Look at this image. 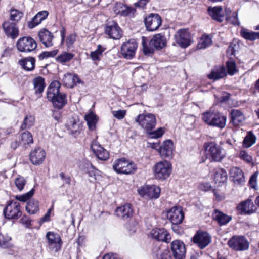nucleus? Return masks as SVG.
<instances>
[{
	"mask_svg": "<svg viewBox=\"0 0 259 259\" xmlns=\"http://www.w3.org/2000/svg\"><path fill=\"white\" fill-rule=\"evenodd\" d=\"M148 186H142L138 190V193L140 196L143 197L148 196Z\"/></svg>",
	"mask_w": 259,
	"mask_h": 259,
	"instance_id": "63",
	"label": "nucleus"
},
{
	"mask_svg": "<svg viewBox=\"0 0 259 259\" xmlns=\"http://www.w3.org/2000/svg\"><path fill=\"white\" fill-rule=\"evenodd\" d=\"M160 191V188L156 185L148 186L147 197L151 199H156L159 197Z\"/></svg>",
	"mask_w": 259,
	"mask_h": 259,
	"instance_id": "46",
	"label": "nucleus"
},
{
	"mask_svg": "<svg viewBox=\"0 0 259 259\" xmlns=\"http://www.w3.org/2000/svg\"><path fill=\"white\" fill-rule=\"evenodd\" d=\"M49 100L52 101L54 106L58 109L62 108L67 103L66 95L61 93L56 96L54 99Z\"/></svg>",
	"mask_w": 259,
	"mask_h": 259,
	"instance_id": "35",
	"label": "nucleus"
},
{
	"mask_svg": "<svg viewBox=\"0 0 259 259\" xmlns=\"http://www.w3.org/2000/svg\"><path fill=\"white\" fill-rule=\"evenodd\" d=\"M11 238L8 235H4L0 233V247L8 248L10 246Z\"/></svg>",
	"mask_w": 259,
	"mask_h": 259,
	"instance_id": "52",
	"label": "nucleus"
},
{
	"mask_svg": "<svg viewBox=\"0 0 259 259\" xmlns=\"http://www.w3.org/2000/svg\"><path fill=\"white\" fill-rule=\"evenodd\" d=\"M60 35L61 37V44L65 42L68 49L73 47V45L76 41L77 36L75 33H72L68 35L65 38V29L64 27L62 28L60 31Z\"/></svg>",
	"mask_w": 259,
	"mask_h": 259,
	"instance_id": "26",
	"label": "nucleus"
},
{
	"mask_svg": "<svg viewBox=\"0 0 259 259\" xmlns=\"http://www.w3.org/2000/svg\"><path fill=\"white\" fill-rule=\"evenodd\" d=\"M60 83L58 81H52L50 84L47 91V98L49 100L54 99L56 96L59 94Z\"/></svg>",
	"mask_w": 259,
	"mask_h": 259,
	"instance_id": "32",
	"label": "nucleus"
},
{
	"mask_svg": "<svg viewBox=\"0 0 259 259\" xmlns=\"http://www.w3.org/2000/svg\"><path fill=\"white\" fill-rule=\"evenodd\" d=\"M238 157L246 163L249 164H253V159L252 156L245 150H240L238 153Z\"/></svg>",
	"mask_w": 259,
	"mask_h": 259,
	"instance_id": "48",
	"label": "nucleus"
},
{
	"mask_svg": "<svg viewBox=\"0 0 259 259\" xmlns=\"http://www.w3.org/2000/svg\"><path fill=\"white\" fill-rule=\"evenodd\" d=\"M135 121L148 133L152 138H158L162 136L164 131L162 128L152 132L156 124L155 116L152 113H143L138 115L135 118Z\"/></svg>",
	"mask_w": 259,
	"mask_h": 259,
	"instance_id": "1",
	"label": "nucleus"
},
{
	"mask_svg": "<svg viewBox=\"0 0 259 259\" xmlns=\"http://www.w3.org/2000/svg\"><path fill=\"white\" fill-rule=\"evenodd\" d=\"M84 119L87 122L89 128L91 131L94 130L96 127V124L98 121L97 116L91 112L89 114L85 115Z\"/></svg>",
	"mask_w": 259,
	"mask_h": 259,
	"instance_id": "42",
	"label": "nucleus"
},
{
	"mask_svg": "<svg viewBox=\"0 0 259 259\" xmlns=\"http://www.w3.org/2000/svg\"><path fill=\"white\" fill-rule=\"evenodd\" d=\"M35 60L33 57H27L19 61V64L26 70L31 71L35 67Z\"/></svg>",
	"mask_w": 259,
	"mask_h": 259,
	"instance_id": "37",
	"label": "nucleus"
},
{
	"mask_svg": "<svg viewBox=\"0 0 259 259\" xmlns=\"http://www.w3.org/2000/svg\"><path fill=\"white\" fill-rule=\"evenodd\" d=\"M152 237L157 240L168 242L171 240L170 234L164 228H155L151 230Z\"/></svg>",
	"mask_w": 259,
	"mask_h": 259,
	"instance_id": "16",
	"label": "nucleus"
},
{
	"mask_svg": "<svg viewBox=\"0 0 259 259\" xmlns=\"http://www.w3.org/2000/svg\"><path fill=\"white\" fill-rule=\"evenodd\" d=\"M91 147L93 153L99 159L102 161H106L109 158V153L108 151L104 149L97 141H93Z\"/></svg>",
	"mask_w": 259,
	"mask_h": 259,
	"instance_id": "15",
	"label": "nucleus"
},
{
	"mask_svg": "<svg viewBox=\"0 0 259 259\" xmlns=\"http://www.w3.org/2000/svg\"><path fill=\"white\" fill-rule=\"evenodd\" d=\"M105 32L109 37L113 39H119L122 35L121 29L117 23L113 21L107 24Z\"/></svg>",
	"mask_w": 259,
	"mask_h": 259,
	"instance_id": "13",
	"label": "nucleus"
},
{
	"mask_svg": "<svg viewBox=\"0 0 259 259\" xmlns=\"http://www.w3.org/2000/svg\"><path fill=\"white\" fill-rule=\"evenodd\" d=\"M34 117L31 115H28L24 118L23 123L21 125V128H29L34 125Z\"/></svg>",
	"mask_w": 259,
	"mask_h": 259,
	"instance_id": "50",
	"label": "nucleus"
},
{
	"mask_svg": "<svg viewBox=\"0 0 259 259\" xmlns=\"http://www.w3.org/2000/svg\"><path fill=\"white\" fill-rule=\"evenodd\" d=\"M226 75L227 73L225 67L220 66L213 69L211 73L208 75V77L210 79L216 80L223 78Z\"/></svg>",
	"mask_w": 259,
	"mask_h": 259,
	"instance_id": "31",
	"label": "nucleus"
},
{
	"mask_svg": "<svg viewBox=\"0 0 259 259\" xmlns=\"http://www.w3.org/2000/svg\"><path fill=\"white\" fill-rule=\"evenodd\" d=\"M166 44V39L165 36L160 33L154 35L151 39L149 45L156 50H160L164 48Z\"/></svg>",
	"mask_w": 259,
	"mask_h": 259,
	"instance_id": "24",
	"label": "nucleus"
},
{
	"mask_svg": "<svg viewBox=\"0 0 259 259\" xmlns=\"http://www.w3.org/2000/svg\"><path fill=\"white\" fill-rule=\"evenodd\" d=\"M258 176V172H255L250 178L249 183L251 188H256L257 184V178Z\"/></svg>",
	"mask_w": 259,
	"mask_h": 259,
	"instance_id": "60",
	"label": "nucleus"
},
{
	"mask_svg": "<svg viewBox=\"0 0 259 259\" xmlns=\"http://www.w3.org/2000/svg\"><path fill=\"white\" fill-rule=\"evenodd\" d=\"M16 46L19 51L28 53L35 50L37 43L30 37H23L18 40Z\"/></svg>",
	"mask_w": 259,
	"mask_h": 259,
	"instance_id": "8",
	"label": "nucleus"
},
{
	"mask_svg": "<svg viewBox=\"0 0 259 259\" xmlns=\"http://www.w3.org/2000/svg\"><path fill=\"white\" fill-rule=\"evenodd\" d=\"M57 49L51 51L43 52L39 55V59L40 60H43L45 58H47L50 57H54L57 54Z\"/></svg>",
	"mask_w": 259,
	"mask_h": 259,
	"instance_id": "59",
	"label": "nucleus"
},
{
	"mask_svg": "<svg viewBox=\"0 0 259 259\" xmlns=\"http://www.w3.org/2000/svg\"><path fill=\"white\" fill-rule=\"evenodd\" d=\"M33 83L35 94H41L45 87L44 79L40 76H38L33 79Z\"/></svg>",
	"mask_w": 259,
	"mask_h": 259,
	"instance_id": "40",
	"label": "nucleus"
},
{
	"mask_svg": "<svg viewBox=\"0 0 259 259\" xmlns=\"http://www.w3.org/2000/svg\"><path fill=\"white\" fill-rule=\"evenodd\" d=\"M212 42V38L208 35L204 34L200 38L197 48L198 49H204L209 47Z\"/></svg>",
	"mask_w": 259,
	"mask_h": 259,
	"instance_id": "41",
	"label": "nucleus"
},
{
	"mask_svg": "<svg viewBox=\"0 0 259 259\" xmlns=\"http://www.w3.org/2000/svg\"><path fill=\"white\" fill-rule=\"evenodd\" d=\"M212 217L220 225H224L228 223L232 219L231 216L228 215L222 212L215 209L212 213Z\"/></svg>",
	"mask_w": 259,
	"mask_h": 259,
	"instance_id": "29",
	"label": "nucleus"
},
{
	"mask_svg": "<svg viewBox=\"0 0 259 259\" xmlns=\"http://www.w3.org/2000/svg\"><path fill=\"white\" fill-rule=\"evenodd\" d=\"M171 250L175 259H184L186 256V249L184 243L176 240L171 243Z\"/></svg>",
	"mask_w": 259,
	"mask_h": 259,
	"instance_id": "12",
	"label": "nucleus"
},
{
	"mask_svg": "<svg viewBox=\"0 0 259 259\" xmlns=\"http://www.w3.org/2000/svg\"><path fill=\"white\" fill-rule=\"evenodd\" d=\"M167 219L174 225H179L182 223L184 213L180 206L173 207L167 211Z\"/></svg>",
	"mask_w": 259,
	"mask_h": 259,
	"instance_id": "11",
	"label": "nucleus"
},
{
	"mask_svg": "<svg viewBox=\"0 0 259 259\" xmlns=\"http://www.w3.org/2000/svg\"><path fill=\"white\" fill-rule=\"evenodd\" d=\"M217 111L213 110H209L203 113L201 115V119L207 125L212 126Z\"/></svg>",
	"mask_w": 259,
	"mask_h": 259,
	"instance_id": "38",
	"label": "nucleus"
},
{
	"mask_svg": "<svg viewBox=\"0 0 259 259\" xmlns=\"http://www.w3.org/2000/svg\"><path fill=\"white\" fill-rule=\"evenodd\" d=\"M20 144L23 146L29 145L33 142L32 135L29 132H25L22 134L20 137Z\"/></svg>",
	"mask_w": 259,
	"mask_h": 259,
	"instance_id": "45",
	"label": "nucleus"
},
{
	"mask_svg": "<svg viewBox=\"0 0 259 259\" xmlns=\"http://www.w3.org/2000/svg\"><path fill=\"white\" fill-rule=\"evenodd\" d=\"M205 154L210 161H221L225 154L222 147L217 143L211 142L205 144Z\"/></svg>",
	"mask_w": 259,
	"mask_h": 259,
	"instance_id": "2",
	"label": "nucleus"
},
{
	"mask_svg": "<svg viewBox=\"0 0 259 259\" xmlns=\"http://www.w3.org/2000/svg\"><path fill=\"white\" fill-rule=\"evenodd\" d=\"M74 56V54L66 52H63L58 55L56 59V61L61 63H65L69 62Z\"/></svg>",
	"mask_w": 259,
	"mask_h": 259,
	"instance_id": "47",
	"label": "nucleus"
},
{
	"mask_svg": "<svg viewBox=\"0 0 259 259\" xmlns=\"http://www.w3.org/2000/svg\"><path fill=\"white\" fill-rule=\"evenodd\" d=\"M34 189H32L30 191L25 194L20 196H16V198L20 201L25 202L27 200L29 199L31 196H32V195L34 194Z\"/></svg>",
	"mask_w": 259,
	"mask_h": 259,
	"instance_id": "58",
	"label": "nucleus"
},
{
	"mask_svg": "<svg viewBox=\"0 0 259 259\" xmlns=\"http://www.w3.org/2000/svg\"><path fill=\"white\" fill-rule=\"evenodd\" d=\"M46 237L47 238L48 242L50 245H55L56 247L57 246L59 247L60 246V242L61 240L58 234L49 232L47 233Z\"/></svg>",
	"mask_w": 259,
	"mask_h": 259,
	"instance_id": "43",
	"label": "nucleus"
},
{
	"mask_svg": "<svg viewBox=\"0 0 259 259\" xmlns=\"http://www.w3.org/2000/svg\"><path fill=\"white\" fill-rule=\"evenodd\" d=\"M222 7H209L208 8V12L209 15L214 20L218 22H222L223 21V16L222 14Z\"/></svg>",
	"mask_w": 259,
	"mask_h": 259,
	"instance_id": "34",
	"label": "nucleus"
},
{
	"mask_svg": "<svg viewBox=\"0 0 259 259\" xmlns=\"http://www.w3.org/2000/svg\"><path fill=\"white\" fill-rule=\"evenodd\" d=\"M116 215L122 219L126 220L133 215V210L132 205L129 203L118 207L115 211Z\"/></svg>",
	"mask_w": 259,
	"mask_h": 259,
	"instance_id": "22",
	"label": "nucleus"
},
{
	"mask_svg": "<svg viewBox=\"0 0 259 259\" xmlns=\"http://www.w3.org/2000/svg\"><path fill=\"white\" fill-rule=\"evenodd\" d=\"M23 16V13L18 10L12 9L10 11V20L11 21L18 22Z\"/></svg>",
	"mask_w": 259,
	"mask_h": 259,
	"instance_id": "51",
	"label": "nucleus"
},
{
	"mask_svg": "<svg viewBox=\"0 0 259 259\" xmlns=\"http://www.w3.org/2000/svg\"><path fill=\"white\" fill-rule=\"evenodd\" d=\"M138 47V43L134 39H131L122 44L121 46V54L122 56L128 60L133 59L136 54Z\"/></svg>",
	"mask_w": 259,
	"mask_h": 259,
	"instance_id": "6",
	"label": "nucleus"
},
{
	"mask_svg": "<svg viewBox=\"0 0 259 259\" xmlns=\"http://www.w3.org/2000/svg\"><path fill=\"white\" fill-rule=\"evenodd\" d=\"M227 178L228 175L225 170L223 168L216 169L213 177L215 183H224L227 181Z\"/></svg>",
	"mask_w": 259,
	"mask_h": 259,
	"instance_id": "39",
	"label": "nucleus"
},
{
	"mask_svg": "<svg viewBox=\"0 0 259 259\" xmlns=\"http://www.w3.org/2000/svg\"><path fill=\"white\" fill-rule=\"evenodd\" d=\"M229 174L232 180L236 184H240L245 181L243 172L239 167H232Z\"/></svg>",
	"mask_w": 259,
	"mask_h": 259,
	"instance_id": "25",
	"label": "nucleus"
},
{
	"mask_svg": "<svg viewBox=\"0 0 259 259\" xmlns=\"http://www.w3.org/2000/svg\"><path fill=\"white\" fill-rule=\"evenodd\" d=\"M46 157L45 151L41 148H35L30 153V160L34 165H40L44 161Z\"/></svg>",
	"mask_w": 259,
	"mask_h": 259,
	"instance_id": "17",
	"label": "nucleus"
},
{
	"mask_svg": "<svg viewBox=\"0 0 259 259\" xmlns=\"http://www.w3.org/2000/svg\"><path fill=\"white\" fill-rule=\"evenodd\" d=\"M158 259H171L169 251L168 249H164L161 252Z\"/></svg>",
	"mask_w": 259,
	"mask_h": 259,
	"instance_id": "62",
	"label": "nucleus"
},
{
	"mask_svg": "<svg viewBox=\"0 0 259 259\" xmlns=\"http://www.w3.org/2000/svg\"><path fill=\"white\" fill-rule=\"evenodd\" d=\"M227 72L230 75H233L237 72L236 63L233 61H227L226 63Z\"/></svg>",
	"mask_w": 259,
	"mask_h": 259,
	"instance_id": "56",
	"label": "nucleus"
},
{
	"mask_svg": "<svg viewBox=\"0 0 259 259\" xmlns=\"http://www.w3.org/2000/svg\"><path fill=\"white\" fill-rule=\"evenodd\" d=\"M255 206L252 201L248 199L241 202L237 206V209L241 214H249L253 213Z\"/></svg>",
	"mask_w": 259,
	"mask_h": 259,
	"instance_id": "20",
	"label": "nucleus"
},
{
	"mask_svg": "<svg viewBox=\"0 0 259 259\" xmlns=\"http://www.w3.org/2000/svg\"><path fill=\"white\" fill-rule=\"evenodd\" d=\"M103 259H120L118 255L113 253L106 254L103 257Z\"/></svg>",
	"mask_w": 259,
	"mask_h": 259,
	"instance_id": "64",
	"label": "nucleus"
},
{
	"mask_svg": "<svg viewBox=\"0 0 259 259\" xmlns=\"http://www.w3.org/2000/svg\"><path fill=\"white\" fill-rule=\"evenodd\" d=\"M3 213L5 217L9 220L20 217L22 213L19 202L14 201L8 202L4 209Z\"/></svg>",
	"mask_w": 259,
	"mask_h": 259,
	"instance_id": "5",
	"label": "nucleus"
},
{
	"mask_svg": "<svg viewBox=\"0 0 259 259\" xmlns=\"http://www.w3.org/2000/svg\"><path fill=\"white\" fill-rule=\"evenodd\" d=\"M227 117L222 113L217 111L215 116L214 117L212 126L215 127L220 129L224 128L226 124Z\"/></svg>",
	"mask_w": 259,
	"mask_h": 259,
	"instance_id": "33",
	"label": "nucleus"
},
{
	"mask_svg": "<svg viewBox=\"0 0 259 259\" xmlns=\"http://www.w3.org/2000/svg\"><path fill=\"white\" fill-rule=\"evenodd\" d=\"M26 182L25 179L21 176H18L15 180V186L19 191L23 189Z\"/></svg>",
	"mask_w": 259,
	"mask_h": 259,
	"instance_id": "55",
	"label": "nucleus"
},
{
	"mask_svg": "<svg viewBox=\"0 0 259 259\" xmlns=\"http://www.w3.org/2000/svg\"><path fill=\"white\" fill-rule=\"evenodd\" d=\"M255 137L253 135L246 136L243 142V146L245 148H249L255 142Z\"/></svg>",
	"mask_w": 259,
	"mask_h": 259,
	"instance_id": "54",
	"label": "nucleus"
},
{
	"mask_svg": "<svg viewBox=\"0 0 259 259\" xmlns=\"http://www.w3.org/2000/svg\"><path fill=\"white\" fill-rule=\"evenodd\" d=\"M193 242L200 249H204L211 242V236L206 232L198 231L193 238Z\"/></svg>",
	"mask_w": 259,
	"mask_h": 259,
	"instance_id": "9",
	"label": "nucleus"
},
{
	"mask_svg": "<svg viewBox=\"0 0 259 259\" xmlns=\"http://www.w3.org/2000/svg\"><path fill=\"white\" fill-rule=\"evenodd\" d=\"M230 115L231 116V121L235 125H238L242 123L245 120V116L243 113L238 109H232Z\"/></svg>",
	"mask_w": 259,
	"mask_h": 259,
	"instance_id": "30",
	"label": "nucleus"
},
{
	"mask_svg": "<svg viewBox=\"0 0 259 259\" xmlns=\"http://www.w3.org/2000/svg\"><path fill=\"white\" fill-rule=\"evenodd\" d=\"M38 36L40 41L46 47H50L53 45V40L54 36L53 34L46 29H41L38 33Z\"/></svg>",
	"mask_w": 259,
	"mask_h": 259,
	"instance_id": "21",
	"label": "nucleus"
},
{
	"mask_svg": "<svg viewBox=\"0 0 259 259\" xmlns=\"http://www.w3.org/2000/svg\"><path fill=\"white\" fill-rule=\"evenodd\" d=\"M105 50V48L101 45H98L97 49L95 51L91 52V58L94 61H99L100 60V56L102 55V53Z\"/></svg>",
	"mask_w": 259,
	"mask_h": 259,
	"instance_id": "49",
	"label": "nucleus"
},
{
	"mask_svg": "<svg viewBox=\"0 0 259 259\" xmlns=\"http://www.w3.org/2000/svg\"><path fill=\"white\" fill-rule=\"evenodd\" d=\"M3 28L5 33L8 37L15 39L19 35V30L15 23L9 21H5L3 24Z\"/></svg>",
	"mask_w": 259,
	"mask_h": 259,
	"instance_id": "18",
	"label": "nucleus"
},
{
	"mask_svg": "<svg viewBox=\"0 0 259 259\" xmlns=\"http://www.w3.org/2000/svg\"><path fill=\"white\" fill-rule=\"evenodd\" d=\"M226 19L229 22L234 25H239L240 24L237 12H233L232 13V16H227Z\"/></svg>",
	"mask_w": 259,
	"mask_h": 259,
	"instance_id": "57",
	"label": "nucleus"
},
{
	"mask_svg": "<svg viewBox=\"0 0 259 259\" xmlns=\"http://www.w3.org/2000/svg\"><path fill=\"white\" fill-rule=\"evenodd\" d=\"M175 39L176 43L184 48L188 47L192 42L190 34L188 30L185 29L177 31L175 35Z\"/></svg>",
	"mask_w": 259,
	"mask_h": 259,
	"instance_id": "10",
	"label": "nucleus"
},
{
	"mask_svg": "<svg viewBox=\"0 0 259 259\" xmlns=\"http://www.w3.org/2000/svg\"><path fill=\"white\" fill-rule=\"evenodd\" d=\"M80 80L77 75L67 73L64 74L63 82L65 86L69 88H72L77 83H79Z\"/></svg>",
	"mask_w": 259,
	"mask_h": 259,
	"instance_id": "27",
	"label": "nucleus"
},
{
	"mask_svg": "<svg viewBox=\"0 0 259 259\" xmlns=\"http://www.w3.org/2000/svg\"><path fill=\"white\" fill-rule=\"evenodd\" d=\"M171 172V165L166 160L157 162L154 166V175L157 179L165 180Z\"/></svg>",
	"mask_w": 259,
	"mask_h": 259,
	"instance_id": "4",
	"label": "nucleus"
},
{
	"mask_svg": "<svg viewBox=\"0 0 259 259\" xmlns=\"http://www.w3.org/2000/svg\"><path fill=\"white\" fill-rule=\"evenodd\" d=\"M113 168L117 173L128 175L136 171L137 167L134 162L123 158L116 160Z\"/></svg>",
	"mask_w": 259,
	"mask_h": 259,
	"instance_id": "3",
	"label": "nucleus"
},
{
	"mask_svg": "<svg viewBox=\"0 0 259 259\" xmlns=\"http://www.w3.org/2000/svg\"><path fill=\"white\" fill-rule=\"evenodd\" d=\"M66 125L69 133L74 136L78 135L81 130L79 120L73 117L67 120Z\"/></svg>",
	"mask_w": 259,
	"mask_h": 259,
	"instance_id": "23",
	"label": "nucleus"
},
{
	"mask_svg": "<svg viewBox=\"0 0 259 259\" xmlns=\"http://www.w3.org/2000/svg\"><path fill=\"white\" fill-rule=\"evenodd\" d=\"M113 116L118 119H122L126 114L125 110H119L118 111H112Z\"/></svg>",
	"mask_w": 259,
	"mask_h": 259,
	"instance_id": "61",
	"label": "nucleus"
},
{
	"mask_svg": "<svg viewBox=\"0 0 259 259\" xmlns=\"http://www.w3.org/2000/svg\"><path fill=\"white\" fill-rule=\"evenodd\" d=\"M145 24L148 31H153L161 25V18L157 14H151L145 19Z\"/></svg>",
	"mask_w": 259,
	"mask_h": 259,
	"instance_id": "14",
	"label": "nucleus"
},
{
	"mask_svg": "<svg viewBox=\"0 0 259 259\" xmlns=\"http://www.w3.org/2000/svg\"><path fill=\"white\" fill-rule=\"evenodd\" d=\"M85 168H87V172L89 176L93 178L95 180L96 178V174L97 170L92 165V164L89 161H86L84 163Z\"/></svg>",
	"mask_w": 259,
	"mask_h": 259,
	"instance_id": "53",
	"label": "nucleus"
},
{
	"mask_svg": "<svg viewBox=\"0 0 259 259\" xmlns=\"http://www.w3.org/2000/svg\"><path fill=\"white\" fill-rule=\"evenodd\" d=\"M230 248L236 251H244L249 248V242L243 236H234L228 242Z\"/></svg>",
	"mask_w": 259,
	"mask_h": 259,
	"instance_id": "7",
	"label": "nucleus"
},
{
	"mask_svg": "<svg viewBox=\"0 0 259 259\" xmlns=\"http://www.w3.org/2000/svg\"><path fill=\"white\" fill-rule=\"evenodd\" d=\"M240 34L242 37L248 40L259 39V32H253L244 28L241 29Z\"/></svg>",
	"mask_w": 259,
	"mask_h": 259,
	"instance_id": "36",
	"label": "nucleus"
},
{
	"mask_svg": "<svg viewBox=\"0 0 259 259\" xmlns=\"http://www.w3.org/2000/svg\"><path fill=\"white\" fill-rule=\"evenodd\" d=\"M174 150L173 142L170 140H167L160 147L159 152L161 157L171 158L173 156Z\"/></svg>",
	"mask_w": 259,
	"mask_h": 259,
	"instance_id": "19",
	"label": "nucleus"
},
{
	"mask_svg": "<svg viewBox=\"0 0 259 259\" xmlns=\"http://www.w3.org/2000/svg\"><path fill=\"white\" fill-rule=\"evenodd\" d=\"M49 15L47 11L39 12L32 19V21L28 22V27L32 29L39 24L43 20L46 19Z\"/></svg>",
	"mask_w": 259,
	"mask_h": 259,
	"instance_id": "28",
	"label": "nucleus"
},
{
	"mask_svg": "<svg viewBox=\"0 0 259 259\" xmlns=\"http://www.w3.org/2000/svg\"><path fill=\"white\" fill-rule=\"evenodd\" d=\"M26 210L30 214H34L39 210L38 202L34 199L30 200L26 204Z\"/></svg>",
	"mask_w": 259,
	"mask_h": 259,
	"instance_id": "44",
	"label": "nucleus"
}]
</instances>
